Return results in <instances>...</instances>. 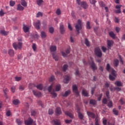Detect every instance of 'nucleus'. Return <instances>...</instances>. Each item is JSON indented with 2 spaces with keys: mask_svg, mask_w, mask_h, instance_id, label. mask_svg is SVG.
<instances>
[{
  "mask_svg": "<svg viewBox=\"0 0 125 125\" xmlns=\"http://www.w3.org/2000/svg\"><path fill=\"white\" fill-rule=\"evenodd\" d=\"M106 70L107 71H108V72H111V75L110 74L109 77V80L110 81H114L115 78L117 76V74H116V71L111 68V67L110 66V64L109 63L107 64Z\"/></svg>",
  "mask_w": 125,
  "mask_h": 125,
  "instance_id": "obj_1",
  "label": "nucleus"
},
{
  "mask_svg": "<svg viewBox=\"0 0 125 125\" xmlns=\"http://www.w3.org/2000/svg\"><path fill=\"white\" fill-rule=\"evenodd\" d=\"M76 1L78 5H80V6H81V7L83 8L84 9H86V8L88 7L87 3H86V2H85V1L82 2L81 0H76Z\"/></svg>",
  "mask_w": 125,
  "mask_h": 125,
  "instance_id": "obj_2",
  "label": "nucleus"
},
{
  "mask_svg": "<svg viewBox=\"0 0 125 125\" xmlns=\"http://www.w3.org/2000/svg\"><path fill=\"white\" fill-rule=\"evenodd\" d=\"M75 28L78 34H80V30H82V21L79 20L78 21V23L75 26Z\"/></svg>",
  "mask_w": 125,
  "mask_h": 125,
  "instance_id": "obj_3",
  "label": "nucleus"
},
{
  "mask_svg": "<svg viewBox=\"0 0 125 125\" xmlns=\"http://www.w3.org/2000/svg\"><path fill=\"white\" fill-rule=\"evenodd\" d=\"M24 124L26 125H36V122H34L30 117L27 120L24 121Z\"/></svg>",
  "mask_w": 125,
  "mask_h": 125,
  "instance_id": "obj_4",
  "label": "nucleus"
},
{
  "mask_svg": "<svg viewBox=\"0 0 125 125\" xmlns=\"http://www.w3.org/2000/svg\"><path fill=\"white\" fill-rule=\"evenodd\" d=\"M95 54L98 57H101L102 56V52L99 47H97L95 49Z\"/></svg>",
  "mask_w": 125,
  "mask_h": 125,
  "instance_id": "obj_5",
  "label": "nucleus"
},
{
  "mask_svg": "<svg viewBox=\"0 0 125 125\" xmlns=\"http://www.w3.org/2000/svg\"><path fill=\"white\" fill-rule=\"evenodd\" d=\"M13 46L15 49H21L22 48V43L19 42L18 44L16 43V42H15L13 44Z\"/></svg>",
  "mask_w": 125,
  "mask_h": 125,
  "instance_id": "obj_6",
  "label": "nucleus"
},
{
  "mask_svg": "<svg viewBox=\"0 0 125 125\" xmlns=\"http://www.w3.org/2000/svg\"><path fill=\"white\" fill-rule=\"evenodd\" d=\"M72 90L74 93H75L76 95L79 96L80 94H79V91H78V87L76 85H73L72 86Z\"/></svg>",
  "mask_w": 125,
  "mask_h": 125,
  "instance_id": "obj_7",
  "label": "nucleus"
},
{
  "mask_svg": "<svg viewBox=\"0 0 125 125\" xmlns=\"http://www.w3.org/2000/svg\"><path fill=\"white\" fill-rule=\"evenodd\" d=\"M107 42V47L108 49H111V46L114 44V42L113 41L108 40Z\"/></svg>",
  "mask_w": 125,
  "mask_h": 125,
  "instance_id": "obj_8",
  "label": "nucleus"
},
{
  "mask_svg": "<svg viewBox=\"0 0 125 125\" xmlns=\"http://www.w3.org/2000/svg\"><path fill=\"white\" fill-rule=\"evenodd\" d=\"M41 25V22L38 21L37 22L34 23V26L36 28L37 30H40V26Z\"/></svg>",
  "mask_w": 125,
  "mask_h": 125,
  "instance_id": "obj_9",
  "label": "nucleus"
},
{
  "mask_svg": "<svg viewBox=\"0 0 125 125\" xmlns=\"http://www.w3.org/2000/svg\"><path fill=\"white\" fill-rule=\"evenodd\" d=\"M34 95L36 96V97H41L42 96V93L40 92L33 91Z\"/></svg>",
  "mask_w": 125,
  "mask_h": 125,
  "instance_id": "obj_10",
  "label": "nucleus"
},
{
  "mask_svg": "<svg viewBox=\"0 0 125 125\" xmlns=\"http://www.w3.org/2000/svg\"><path fill=\"white\" fill-rule=\"evenodd\" d=\"M69 81H70V76H65L63 80L64 83H69Z\"/></svg>",
  "mask_w": 125,
  "mask_h": 125,
  "instance_id": "obj_11",
  "label": "nucleus"
},
{
  "mask_svg": "<svg viewBox=\"0 0 125 125\" xmlns=\"http://www.w3.org/2000/svg\"><path fill=\"white\" fill-rule=\"evenodd\" d=\"M91 60H92V63L91 64V66L92 69L94 71V70H96L97 69V67H96V65H95V63H94V62L92 61V59L91 58Z\"/></svg>",
  "mask_w": 125,
  "mask_h": 125,
  "instance_id": "obj_12",
  "label": "nucleus"
},
{
  "mask_svg": "<svg viewBox=\"0 0 125 125\" xmlns=\"http://www.w3.org/2000/svg\"><path fill=\"white\" fill-rule=\"evenodd\" d=\"M55 113L57 115H61L62 114V112L61 111V108L60 107H57L56 109Z\"/></svg>",
  "mask_w": 125,
  "mask_h": 125,
  "instance_id": "obj_13",
  "label": "nucleus"
},
{
  "mask_svg": "<svg viewBox=\"0 0 125 125\" xmlns=\"http://www.w3.org/2000/svg\"><path fill=\"white\" fill-rule=\"evenodd\" d=\"M87 114L89 117L92 118V119H94L95 118V114L92 112H90L89 111L87 112Z\"/></svg>",
  "mask_w": 125,
  "mask_h": 125,
  "instance_id": "obj_14",
  "label": "nucleus"
},
{
  "mask_svg": "<svg viewBox=\"0 0 125 125\" xmlns=\"http://www.w3.org/2000/svg\"><path fill=\"white\" fill-rule=\"evenodd\" d=\"M52 123H54V125H61V123L59 120H54L52 121Z\"/></svg>",
  "mask_w": 125,
  "mask_h": 125,
  "instance_id": "obj_15",
  "label": "nucleus"
},
{
  "mask_svg": "<svg viewBox=\"0 0 125 125\" xmlns=\"http://www.w3.org/2000/svg\"><path fill=\"white\" fill-rule=\"evenodd\" d=\"M65 114L66 116H68V117H69L71 119H73L74 118V115H73V114H72L71 112H70L69 111H66L65 112Z\"/></svg>",
  "mask_w": 125,
  "mask_h": 125,
  "instance_id": "obj_16",
  "label": "nucleus"
},
{
  "mask_svg": "<svg viewBox=\"0 0 125 125\" xmlns=\"http://www.w3.org/2000/svg\"><path fill=\"white\" fill-rule=\"evenodd\" d=\"M60 29L61 34H64V32H65V30H64V26L62 23L60 24Z\"/></svg>",
  "mask_w": 125,
  "mask_h": 125,
  "instance_id": "obj_17",
  "label": "nucleus"
},
{
  "mask_svg": "<svg viewBox=\"0 0 125 125\" xmlns=\"http://www.w3.org/2000/svg\"><path fill=\"white\" fill-rule=\"evenodd\" d=\"M77 112L78 113L79 118L80 119V120H83V114L80 113V108H78Z\"/></svg>",
  "mask_w": 125,
  "mask_h": 125,
  "instance_id": "obj_18",
  "label": "nucleus"
},
{
  "mask_svg": "<svg viewBox=\"0 0 125 125\" xmlns=\"http://www.w3.org/2000/svg\"><path fill=\"white\" fill-rule=\"evenodd\" d=\"M29 29L30 28H29V27H27V26L23 25V29L24 33H27V32H29Z\"/></svg>",
  "mask_w": 125,
  "mask_h": 125,
  "instance_id": "obj_19",
  "label": "nucleus"
},
{
  "mask_svg": "<svg viewBox=\"0 0 125 125\" xmlns=\"http://www.w3.org/2000/svg\"><path fill=\"white\" fill-rule=\"evenodd\" d=\"M0 33L1 35H3V36H7L8 35V32H6L4 30H0Z\"/></svg>",
  "mask_w": 125,
  "mask_h": 125,
  "instance_id": "obj_20",
  "label": "nucleus"
},
{
  "mask_svg": "<svg viewBox=\"0 0 125 125\" xmlns=\"http://www.w3.org/2000/svg\"><path fill=\"white\" fill-rule=\"evenodd\" d=\"M50 51L51 52H53L54 51H56V46H51L50 47Z\"/></svg>",
  "mask_w": 125,
  "mask_h": 125,
  "instance_id": "obj_21",
  "label": "nucleus"
},
{
  "mask_svg": "<svg viewBox=\"0 0 125 125\" xmlns=\"http://www.w3.org/2000/svg\"><path fill=\"white\" fill-rule=\"evenodd\" d=\"M8 53L10 56H14V51L12 49L9 50Z\"/></svg>",
  "mask_w": 125,
  "mask_h": 125,
  "instance_id": "obj_22",
  "label": "nucleus"
},
{
  "mask_svg": "<svg viewBox=\"0 0 125 125\" xmlns=\"http://www.w3.org/2000/svg\"><path fill=\"white\" fill-rule=\"evenodd\" d=\"M17 10L23 11L24 10V7L21 6V4L18 5Z\"/></svg>",
  "mask_w": 125,
  "mask_h": 125,
  "instance_id": "obj_23",
  "label": "nucleus"
},
{
  "mask_svg": "<svg viewBox=\"0 0 125 125\" xmlns=\"http://www.w3.org/2000/svg\"><path fill=\"white\" fill-rule=\"evenodd\" d=\"M109 35L111 38H112V39H115V38H116V35L113 32H109Z\"/></svg>",
  "mask_w": 125,
  "mask_h": 125,
  "instance_id": "obj_24",
  "label": "nucleus"
},
{
  "mask_svg": "<svg viewBox=\"0 0 125 125\" xmlns=\"http://www.w3.org/2000/svg\"><path fill=\"white\" fill-rule=\"evenodd\" d=\"M82 94L83 95H84V96H88V92H87V91L85 90H83Z\"/></svg>",
  "mask_w": 125,
  "mask_h": 125,
  "instance_id": "obj_25",
  "label": "nucleus"
},
{
  "mask_svg": "<svg viewBox=\"0 0 125 125\" xmlns=\"http://www.w3.org/2000/svg\"><path fill=\"white\" fill-rule=\"evenodd\" d=\"M21 3L23 6H27V2H26L25 0H21Z\"/></svg>",
  "mask_w": 125,
  "mask_h": 125,
  "instance_id": "obj_26",
  "label": "nucleus"
},
{
  "mask_svg": "<svg viewBox=\"0 0 125 125\" xmlns=\"http://www.w3.org/2000/svg\"><path fill=\"white\" fill-rule=\"evenodd\" d=\"M97 103V102L95 100H91L90 101V104H91L92 105H96Z\"/></svg>",
  "mask_w": 125,
  "mask_h": 125,
  "instance_id": "obj_27",
  "label": "nucleus"
},
{
  "mask_svg": "<svg viewBox=\"0 0 125 125\" xmlns=\"http://www.w3.org/2000/svg\"><path fill=\"white\" fill-rule=\"evenodd\" d=\"M20 103V101L18 100H15L13 101V104L14 105H18Z\"/></svg>",
  "mask_w": 125,
  "mask_h": 125,
  "instance_id": "obj_28",
  "label": "nucleus"
},
{
  "mask_svg": "<svg viewBox=\"0 0 125 125\" xmlns=\"http://www.w3.org/2000/svg\"><path fill=\"white\" fill-rule=\"evenodd\" d=\"M61 89V85L58 84L56 86V91H59Z\"/></svg>",
  "mask_w": 125,
  "mask_h": 125,
  "instance_id": "obj_29",
  "label": "nucleus"
},
{
  "mask_svg": "<svg viewBox=\"0 0 125 125\" xmlns=\"http://www.w3.org/2000/svg\"><path fill=\"white\" fill-rule=\"evenodd\" d=\"M36 87L38 89H40V90H42V84L37 85Z\"/></svg>",
  "mask_w": 125,
  "mask_h": 125,
  "instance_id": "obj_30",
  "label": "nucleus"
},
{
  "mask_svg": "<svg viewBox=\"0 0 125 125\" xmlns=\"http://www.w3.org/2000/svg\"><path fill=\"white\" fill-rule=\"evenodd\" d=\"M70 93H71V91L70 90L66 91L65 92L64 94L62 95V96H64V97L68 96V95H69Z\"/></svg>",
  "mask_w": 125,
  "mask_h": 125,
  "instance_id": "obj_31",
  "label": "nucleus"
},
{
  "mask_svg": "<svg viewBox=\"0 0 125 125\" xmlns=\"http://www.w3.org/2000/svg\"><path fill=\"white\" fill-rule=\"evenodd\" d=\"M114 65L115 67L118 66V65H119V60L117 59L115 60L114 61Z\"/></svg>",
  "mask_w": 125,
  "mask_h": 125,
  "instance_id": "obj_32",
  "label": "nucleus"
},
{
  "mask_svg": "<svg viewBox=\"0 0 125 125\" xmlns=\"http://www.w3.org/2000/svg\"><path fill=\"white\" fill-rule=\"evenodd\" d=\"M115 84L117 85V86H122V83L120 81H117L115 83Z\"/></svg>",
  "mask_w": 125,
  "mask_h": 125,
  "instance_id": "obj_33",
  "label": "nucleus"
},
{
  "mask_svg": "<svg viewBox=\"0 0 125 125\" xmlns=\"http://www.w3.org/2000/svg\"><path fill=\"white\" fill-rule=\"evenodd\" d=\"M108 107L109 108H111V107H113V102H112V101H110L109 103L107 104Z\"/></svg>",
  "mask_w": 125,
  "mask_h": 125,
  "instance_id": "obj_34",
  "label": "nucleus"
},
{
  "mask_svg": "<svg viewBox=\"0 0 125 125\" xmlns=\"http://www.w3.org/2000/svg\"><path fill=\"white\" fill-rule=\"evenodd\" d=\"M113 112L116 116H118V115H119V111H118L116 109H114L113 110Z\"/></svg>",
  "mask_w": 125,
  "mask_h": 125,
  "instance_id": "obj_35",
  "label": "nucleus"
},
{
  "mask_svg": "<svg viewBox=\"0 0 125 125\" xmlns=\"http://www.w3.org/2000/svg\"><path fill=\"white\" fill-rule=\"evenodd\" d=\"M37 4L38 5H42V3L43 2V0H37Z\"/></svg>",
  "mask_w": 125,
  "mask_h": 125,
  "instance_id": "obj_36",
  "label": "nucleus"
},
{
  "mask_svg": "<svg viewBox=\"0 0 125 125\" xmlns=\"http://www.w3.org/2000/svg\"><path fill=\"white\" fill-rule=\"evenodd\" d=\"M85 44H86L87 46H89V42H88L87 39H85Z\"/></svg>",
  "mask_w": 125,
  "mask_h": 125,
  "instance_id": "obj_37",
  "label": "nucleus"
},
{
  "mask_svg": "<svg viewBox=\"0 0 125 125\" xmlns=\"http://www.w3.org/2000/svg\"><path fill=\"white\" fill-rule=\"evenodd\" d=\"M52 87H53V84H52L48 88V91L49 92H51V90L52 89Z\"/></svg>",
  "mask_w": 125,
  "mask_h": 125,
  "instance_id": "obj_38",
  "label": "nucleus"
},
{
  "mask_svg": "<svg viewBox=\"0 0 125 125\" xmlns=\"http://www.w3.org/2000/svg\"><path fill=\"white\" fill-rule=\"evenodd\" d=\"M51 94L52 95V97H54V98L56 97L57 96V94L54 91L51 92Z\"/></svg>",
  "mask_w": 125,
  "mask_h": 125,
  "instance_id": "obj_39",
  "label": "nucleus"
},
{
  "mask_svg": "<svg viewBox=\"0 0 125 125\" xmlns=\"http://www.w3.org/2000/svg\"><path fill=\"white\" fill-rule=\"evenodd\" d=\"M86 28L88 29H90V22H89V21H87V23H86Z\"/></svg>",
  "mask_w": 125,
  "mask_h": 125,
  "instance_id": "obj_40",
  "label": "nucleus"
},
{
  "mask_svg": "<svg viewBox=\"0 0 125 125\" xmlns=\"http://www.w3.org/2000/svg\"><path fill=\"white\" fill-rule=\"evenodd\" d=\"M67 68H68V65L64 64L63 65V72H65V71H66L67 70Z\"/></svg>",
  "mask_w": 125,
  "mask_h": 125,
  "instance_id": "obj_41",
  "label": "nucleus"
},
{
  "mask_svg": "<svg viewBox=\"0 0 125 125\" xmlns=\"http://www.w3.org/2000/svg\"><path fill=\"white\" fill-rule=\"evenodd\" d=\"M15 5V1H10V6H14Z\"/></svg>",
  "mask_w": 125,
  "mask_h": 125,
  "instance_id": "obj_42",
  "label": "nucleus"
},
{
  "mask_svg": "<svg viewBox=\"0 0 125 125\" xmlns=\"http://www.w3.org/2000/svg\"><path fill=\"white\" fill-rule=\"evenodd\" d=\"M41 36L42 38H45V37H46V34H45V33H44V32H41Z\"/></svg>",
  "mask_w": 125,
  "mask_h": 125,
  "instance_id": "obj_43",
  "label": "nucleus"
},
{
  "mask_svg": "<svg viewBox=\"0 0 125 125\" xmlns=\"http://www.w3.org/2000/svg\"><path fill=\"white\" fill-rule=\"evenodd\" d=\"M56 13L57 15H60L61 14V11L60 9H58L56 11Z\"/></svg>",
  "mask_w": 125,
  "mask_h": 125,
  "instance_id": "obj_44",
  "label": "nucleus"
},
{
  "mask_svg": "<svg viewBox=\"0 0 125 125\" xmlns=\"http://www.w3.org/2000/svg\"><path fill=\"white\" fill-rule=\"evenodd\" d=\"M49 31L50 32V33L52 34V33H53V32H54V28H53V27H50L49 28Z\"/></svg>",
  "mask_w": 125,
  "mask_h": 125,
  "instance_id": "obj_45",
  "label": "nucleus"
},
{
  "mask_svg": "<svg viewBox=\"0 0 125 125\" xmlns=\"http://www.w3.org/2000/svg\"><path fill=\"white\" fill-rule=\"evenodd\" d=\"M54 80H55V78H54V76H52L50 77V78L49 79V82H53V81H54Z\"/></svg>",
  "mask_w": 125,
  "mask_h": 125,
  "instance_id": "obj_46",
  "label": "nucleus"
},
{
  "mask_svg": "<svg viewBox=\"0 0 125 125\" xmlns=\"http://www.w3.org/2000/svg\"><path fill=\"white\" fill-rule=\"evenodd\" d=\"M31 113V116H33V117H35L36 116V114H37V113L35 110H32Z\"/></svg>",
  "mask_w": 125,
  "mask_h": 125,
  "instance_id": "obj_47",
  "label": "nucleus"
},
{
  "mask_svg": "<svg viewBox=\"0 0 125 125\" xmlns=\"http://www.w3.org/2000/svg\"><path fill=\"white\" fill-rule=\"evenodd\" d=\"M100 5L102 7H104V6H105V4L104 3V2H103V1H101V2H100Z\"/></svg>",
  "mask_w": 125,
  "mask_h": 125,
  "instance_id": "obj_48",
  "label": "nucleus"
},
{
  "mask_svg": "<svg viewBox=\"0 0 125 125\" xmlns=\"http://www.w3.org/2000/svg\"><path fill=\"white\" fill-rule=\"evenodd\" d=\"M32 48H33L34 51H36V50L37 49V46H36V44H33Z\"/></svg>",
  "mask_w": 125,
  "mask_h": 125,
  "instance_id": "obj_49",
  "label": "nucleus"
},
{
  "mask_svg": "<svg viewBox=\"0 0 125 125\" xmlns=\"http://www.w3.org/2000/svg\"><path fill=\"white\" fill-rule=\"evenodd\" d=\"M40 16H42V13L39 12L37 14V17H40Z\"/></svg>",
  "mask_w": 125,
  "mask_h": 125,
  "instance_id": "obj_50",
  "label": "nucleus"
},
{
  "mask_svg": "<svg viewBox=\"0 0 125 125\" xmlns=\"http://www.w3.org/2000/svg\"><path fill=\"white\" fill-rule=\"evenodd\" d=\"M53 57L56 61H58V57L55 56V55H54V54H53Z\"/></svg>",
  "mask_w": 125,
  "mask_h": 125,
  "instance_id": "obj_51",
  "label": "nucleus"
},
{
  "mask_svg": "<svg viewBox=\"0 0 125 125\" xmlns=\"http://www.w3.org/2000/svg\"><path fill=\"white\" fill-rule=\"evenodd\" d=\"M15 81H16V82H19V81H21V77H16Z\"/></svg>",
  "mask_w": 125,
  "mask_h": 125,
  "instance_id": "obj_52",
  "label": "nucleus"
},
{
  "mask_svg": "<svg viewBox=\"0 0 125 125\" xmlns=\"http://www.w3.org/2000/svg\"><path fill=\"white\" fill-rule=\"evenodd\" d=\"M16 122H17V123L18 124V125H21V124H22V122H21L20 121V120H19V119H17Z\"/></svg>",
  "mask_w": 125,
  "mask_h": 125,
  "instance_id": "obj_53",
  "label": "nucleus"
},
{
  "mask_svg": "<svg viewBox=\"0 0 125 125\" xmlns=\"http://www.w3.org/2000/svg\"><path fill=\"white\" fill-rule=\"evenodd\" d=\"M4 15V12L2 10L0 11V16H3Z\"/></svg>",
  "mask_w": 125,
  "mask_h": 125,
  "instance_id": "obj_54",
  "label": "nucleus"
},
{
  "mask_svg": "<svg viewBox=\"0 0 125 125\" xmlns=\"http://www.w3.org/2000/svg\"><path fill=\"white\" fill-rule=\"evenodd\" d=\"M90 2L92 4H95V3L96 2V0H90Z\"/></svg>",
  "mask_w": 125,
  "mask_h": 125,
  "instance_id": "obj_55",
  "label": "nucleus"
},
{
  "mask_svg": "<svg viewBox=\"0 0 125 125\" xmlns=\"http://www.w3.org/2000/svg\"><path fill=\"white\" fill-rule=\"evenodd\" d=\"M121 7H122V5H117L116 6L115 8L116 9H121Z\"/></svg>",
  "mask_w": 125,
  "mask_h": 125,
  "instance_id": "obj_56",
  "label": "nucleus"
},
{
  "mask_svg": "<svg viewBox=\"0 0 125 125\" xmlns=\"http://www.w3.org/2000/svg\"><path fill=\"white\" fill-rule=\"evenodd\" d=\"M16 89V88L15 87V86L12 87L11 88L12 92H15Z\"/></svg>",
  "mask_w": 125,
  "mask_h": 125,
  "instance_id": "obj_57",
  "label": "nucleus"
},
{
  "mask_svg": "<svg viewBox=\"0 0 125 125\" xmlns=\"http://www.w3.org/2000/svg\"><path fill=\"white\" fill-rule=\"evenodd\" d=\"M102 49L104 52H106V50H107V48L104 46L102 47Z\"/></svg>",
  "mask_w": 125,
  "mask_h": 125,
  "instance_id": "obj_58",
  "label": "nucleus"
},
{
  "mask_svg": "<svg viewBox=\"0 0 125 125\" xmlns=\"http://www.w3.org/2000/svg\"><path fill=\"white\" fill-rule=\"evenodd\" d=\"M49 115H52L53 114V110L49 109L48 112Z\"/></svg>",
  "mask_w": 125,
  "mask_h": 125,
  "instance_id": "obj_59",
  "label": "nucleus"
},
{
  "mask_svg": "<svg viewBox=\"0 0 125 125\" xmlns=\"http://www.w3.org/2000/svg\"><path fill=\"white\" fill-rule=\"evenodd\" d=\"M115 30L117 33H119L121 30V28H120L119 27H116Z\"/></svg>",
  "mask_w": 125,
  "mask_h": 125,
  "instance_id": "obj_60",
  "label": "nucleus"
},
{
  "mask_svg": "<svg viewBox=\"0 0 125 125\" xmlns=\"http://www.w3.org/2000/svg\"><path fill=\"white\" fill-rule=\"evenodd\" d=\"M65 122L66 124H70V123H72V120H65Z\"/></svg>",
  "mask_w": 125,
  "mask_h": 125,
  "instance_id": "obj_61",
  "label": "nucleus"
},
{
  "mask_svg": "<svg viewBox=\"0 0 125 125\" xmlns=\"http://www.w3.org/2000/svg\"><path fill=\"white\" fill-rule=\"evenodd\" d=\"M68 29H69V30L70 31H72V30H73V28H72V26H71V24H70V23H68Z\"/></svg>",
  "mask_w": 125,
  "mask_h": 125,
  "instance_id": "obj_62",
  "label": "nucleus"
},
{
  "mask_svg": "<svg viewBox=\"0 0 125 125\" xmlns=\"http://www.w3.org/2000/svg\"><path fill=\"white\" fill-rule=\"evenodd\" d=\"M103 104H107V99H104L103 100Z\"/></svg>",
  "mask_w": 125,
  "mask_h": 125,
  "instance_id": "obj_63",
  "label": "nucleus"
},
{
  "mask_svg": "<svg viewBox=\"0 0 125 125\" xmlns=\"http://www.w3.org/2000/svg\"><path fill=\"white\" fill-rule=\"evenodd\" d=\"M6 115L7 117H9V116H10L11 115V113H10V111H8L6 113Z\"/></svg>",
  "mask_w": 125,
  "mask_h": 125,
  "instance_id": "obj_64",
  "label": "nucleus"
}]
</instances>
